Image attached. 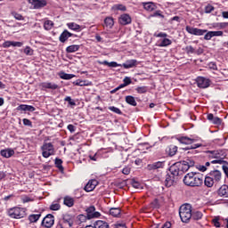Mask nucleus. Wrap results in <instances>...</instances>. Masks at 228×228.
I'll return each mask as SVG.
<instances>
[{
	"mask_svg": "<svg viewBox=\"0 0 228 228\" xmlns=\"http://www.w3.org/2000/svg\"><path fill=\"white\" fill-rule=\"evenodd\" d=\"M191 167H195V161L189 158L185 159L183 161L175 163L170 167V175H173V177H175L177 179V176H179L181 172H188V170H190Z\"/></svg>",
	"mask_w": 228,
	"mask_h": 228,
	"instance_id": "obj_1",
	"label": "nucleus"
},
{
	"mask_svg": "<svg viewBox=\"0 0 228 228\" xmlns=\"http://www.w3.org/2000/svg\"><path fill=\"white\" fill-rule=\"evenodd\" d=\"M185 30L189 35H194L195 37H202L204 36V40H211L213 37H224V31H208V29H202L198 28H193L191 26H186Z\"/></svg>",
	"mask_w": 228,
	"mask_h": 228,
	"instance_id": "obj_2",
	"label": "nucleus"
},
{
	"mask_svg": "<svg viewBox=\"0 0 228 228\" xmlns=\"http://www.w3.org/2000/svg\"><path fill=\"white\" fill-rule=\"evenodd\" d=\"M183 183L192 188L202 186L204 175L200 173H188L183 178Z\"/></svg>",
	"mask_w": 228,
	"mask_h": 228,
	"instance_id": "obj_3",
	"label": "nucleus"
},
{
	"mask_svg": "<svg viewBox=\"0 0 228 228\" xmlns=\"http://www.w3.org/2000/svg\"><path fill=\"white\" fill-rule=\"evenodd\" d=\"M220 181H222V172L214 170L206 175L204 183L208 188H213V185L215 184L216 186V184L220 183Z\"/></svg>",
	"mask_w": 228,
	"mask_h": 228,
	"instance_id": "obj_4",
	"label": "nucleus"
},
{
	"mask_svg": "<svg viewBox=\"0 0 228 228\" xmlns=\"http://www.w3.org/2000/svg\"><path fill=\"white\" fill-rule=\"evenodd\" d=\"M99 65H107V67H124L125 69H134V67H136L138 65V61L132 59V60H127L125 63L123 64H118L117 61H111L109 62L108 61H98Z\"/></svg>",
	"mask_w": 228,
	"mask_h": 228,
	"instance_id": "obj_5",
	"label": "nucleus"
},
{
	"mask_svg": "<svg viewBox=\"0 0 228 228\" xmlns=\"http://www.w3.org/2000/svg\"><path fill=\"white\" fill-rule=\"evenodd\" d=\"M179 216L184 224H188L191 220V205L184 204L179 208Z\"/></svg>",
	"mask_w": 228,
	"mask_h": 228,
	"instance_id": "obj_6",
	"label": "nucleus"
},
{
	"mask_svg": "<svg viewBox=\"0 0 228 228\" xmlns=\"http://www.w3.org/2000/svg\"><path fill=\"white\" fill-rule=\"evenodd\" d=\"M208 153L210 154L209 157L214 159L211 161L213 165H227V161L224 160V158H225V152L224 151H208Z\"/></svg>",
	"mask_w": 228,
	"mask_h": 228,
	"instance_id": "obj_7",
	"label": "nucleus"
},
{
	"mask_svg": "<svg viewBox=\"0 0 228 228\" xmlns=\"http://www.w3.org/2000/svg\"><path fill=\"white\" fill-rule=\"evenodd\" d=\"M8 216L10 218H24V216H26V209L19 207L12 208L8 210Z\"/></svg>",
	"mask_w": 228,
	"mask_h": 228,
	"instance_id": "obj_8",
	"label": "nucleus"
},
{
	"mask_svg": "<svg viewBox=\"0 0 228 228\" xmlns=\"http://www.w3.org/2000/svg\"><path fill=\"white\" fill-rule=\"evenodd\" d=\"M43 158H50V156H54V146L51 143H45L41 147Z\"/></svg>",
	"mask_w": 228,
	"mask_h": 228,
	"instance_id": "obj_9",
	"label": "nucleus"
},
{
	"mask_svg": "<svg viewBox=\"0 0 228 228\" xmlns=\"http://www.w3.org/2000/svg\"><path fill=\"white\" fill-rule=\"evenodd\" d=\"M39 87L43 92H47V90H58L60 86L54 82H42L39 84Z\"/></svg>",
	"mask_w": 228,
	"mask_h": 228,
	"instance_id": "obj_10",
	"label": "nucleus"
},
{
	"mask_svg": "<svg viewBox=\"0 0 228 228\" xmlns=\"http://www.w3.org/2000/svg\"><path fill=\"white\" fill-rule=\"evenodd\" d=\"M196 83L199 88H209L211 86V80L204 77H198L196 78Z\"/></svg>",
	"mask_w": 228,
	"mask_h": 228,
	"instance_id": "obj_11",
	"label": "nucleus"
},
{
	"mask_svg": "<svg viewBox=\"0 0 228 228\" xmlns=\"http://www.w3.org/2000/svg\"><path fill=\"white\" fill-rule=\"evenodd\" d=\"M29 4H32L34 10H42L47 6V0H28Z\"/></svg>",
	"mask_w": 228,
	"mask_h": 228,
	"instance_id": "obj_12",
	"label": "nucleus"
},
{
	"mask_svg": "<svg viewBox=\"0 0 228 228\" xmlns=\"http://www.w3.org/2000/svg\"><path fill=\"white\" fill-rule=\"evenodd\" d=\"M172 138H175V140H177V142H179L180 143H186L187 142H202V139H200V137L190 138L188 136L176 135Z\"/></svg>",
	"mask_w": 228,
	"mask_h": 228,
	"instance_id": "obj_13",
	"label": "nucleus"
},
{
	"mask_svg": "<svg viewBox=\"0 0 228 228\" xmlns=\"http://www.w3.org/2000/svg\"><path fill=\"white\" fill-rule=\"evenodd\" d=\"M133 22V19L131 18V15L128 13L121 14L118 18V23L121 26H127Z\"/></svg>",
	"mask_w": 228,
	"mask_h": 228,
	"instance_id": "obj_14",
	"label": "nucleus"
},
{
	"mask_svg": "<svg viewBox=\"0 0 228 228\" xmlns=\"http://www.w3.org/2000/svg\"><path fill=\"white\" fill-rule=\"evenodd\" d=\"M42 225L46 228H51L54 225V216L48 214L42 221Z\"/></svg>",
	"mask_w": 228,
	"mask_h": 228,
	"instance_id": "obj_15",
	"label": "nucleus"
},
{
	"mask_svg": "<svg viewBox=\"0 0 228 228\" xmlns=\"http://www.w3.org/2000/svg\"><path fill=\"white\" fill-rule=\"evenodd\" d=\"M24 43L19 41H5L2 44L4 49H8L9 47H22Z\"/></svg>",
	"mask_w": 228,
	"mask_h": 228,
	"instance_id": "obj_16",
	"label": "nucleus"
},
{
	"mask_svg": "<svg viewBox=\"0 0 228 228\" xmlns=\"http://www.w3.org/2000/svg\"><path fill=\"white\" fill-rule=\"evenodd\" d=\"M165 167V161H158L147 166L149 170H159V168H163Z\"/></svg>",
	"mask_w": 228,
	"mask_h": 228,
	"instance_id": "obj_17",
	"label": "nucleus"
},
{
	"mask_svg": "<svg viewBox=\"0 0 228 228\" xmlns=\"http://www.w3.org/2000/svg\"><path fill=\"white\" fill-rule=\"evenodd\" d=\"M72 37V33H70L69 30L65 29L63 32L60 35L59 40L61 42V44H65L69 38Z\"/></svg>",
	"mask_w": 228,
	"mask_h": 228,
	"instance_id": "obj_18",
	"label": "nucleus"
},
{
	"mask_svg": "<svg viewBox=\"0 0 228 228\" xmlns=\"http://www.w3.org/2000/svg\"><path fill=\"white\" fill-rule=\"evenodd\" d=\"M97 184H99V183L97 182V180L94 179V180H90L86 185L85 186V190L86 191H94V190H95V187L97 186Z\"/></svg>",
	"mask_w": 228,
	"mask_h": 228,
	"instance_id": "obj_19",
	"label": "nucleus"
},
{
	"mask_svg": "<svg viewBox=\"0 0 228 228\" xmlns=\"http://www.w3.org/2000/svg\"><path fill=\"white\" fill-rule=\"evenodd\" d=\"M177 181V178L175 176H173L172 175H167L165 179V184L167 188H170V186H174V183Z\"/></svg>",
	"mask_w": 228,
	"mask_h": 228,
	"instance_id": "obj_20",
	"label": "nucleus"
},
{
	"mask_svg": "<svg viewBox=\"0 0 228 228\" xmlns=\"http://www.w3.org/2000/svg\"><path fill=\"white\" fill-rule=\"evenodd\" d=\"M16 110L17 111H35L37 109L32 105L20 104Z\"/></svg>",
	"mask_w": 228,
	"mask_h": 228,
	"instance_id": "obj_21",
	"label": "nucleus"
},
{
	"mask_svg": "<svg viewBox=\"0 0 228 228\" xmlns=\"http://www.w3.org/2000/svg\"><path fill=\"white\" fill-rule=\"evenodd\" d=\"M142 6L144 10H146V12H154V10L158 8V6H156V4L152 2L142 3Z\"/></svg>",
	"mask_w": 228,
	"mask_h": 228,
	"instance_id": "obj_22",
	"label": "nucleus"
},
{
	"mask_svg": "<svg viewBox=\"0 0 228 228\" xmlns=\"http://www.w3.org/2000/svg\"><path fill=\"white\" fill-rule=\"evenodd\" d=\"M166 153L167 154V156H170L171 158L172 156H175V154L177 153V146L174 144L169 145L166 149Z\"/></svg>",
	"mask_w": 228,
	"mask_h": 228,
	"instance_id": "obj_23",
	"label": "nucleus"
},
{
	"mask_svg": "<svg viewBox=\"0 0 228 228\" xmlns=\"http://www.w3.org/2000/svg\"><path fill=\"white\" fill-rule=\"evenodd\" d=\"M67 27L69 28V29H71V31H76L77 33H79V31L83 29L81 28V25L75 22L67 23Z\"/></svg>",
	"mask_w": 228,
	"mask_h": 228,
	"instance_id": "obj_24",
	"label": "nucleus"
},
{
	"mask_svg": "<svg viewBox=\"0 0 228 228\" xmlns=\"http://www.w3.org/2000/svg\"><path fill=\"white\" fill-rule=\"evenodd\" d=\"M0 154L3 158H12L15 154V151L12 149H5L2 150Z\"/></svg>",
	"mask_w": 228,
	"mask_h": 228,
	"instance_id": "obj_25",
	"label": "nucleus"
},
{
	"mask_svg": "<svg viewBox=\"0 0 228 228\" xmlns=\"http://www.w3.org/2000/svg\"><path fill=\"white\" fill-rule=\"evenodd\" d=\"M104 25L108 28V29H111L113 26H115V20L113 17H106L104 19Z\"/></svg>",
	"mask_w": 228,
	"mask_h": 228,
	"instance_id": "obj_26",
	"label": "nucleus"
},
{
	"mask_svg": "<svg viewBox=\"0 0 228 228\" xmlns=\"http://www.w3.org/2000/svg\"><path fill=\"white\" fill-rule=\"evenodd\" d=\"M79 49H81L80 45H71L66 48V53L68 54H70L72 53H77V51H79Z\"/></svg>",
	"mask_w": 228,
	"mask_h": 228,
	"instance_id": "obj_27",
	"label": "nucleus"
},
{
	"mask_svg": "<svg viewBox=\"0 0 228 228\" xmlns=\"http://www.w3.org/2000/svg\"><path fill=\"white\" fill-rule=\"evenodd\" d=\"M75 200L74 198L70 196H65L63 200L64 206H67L68 208H72L74 206Z\"/></svg>",
	"mask_w": 228,
	"mask_h": 228,
	"instance_id": "obj_28",
	"label": "nucleus"
},
{
	"mask_svg": "<svg viewBox=\"0 0 228 228\" xmlns=\"http://www.w3.org/2000/svg\"><path fill=\"white\" fill-rule=\"evenodd\" d=\"M125 101L126 104H129L130 106H137L138 103L136 102V100L134 99V96L133 95H127L125 97Z\"/></svg>",
	"mask_w": 228,
	"mask_h": 228,
	"instance_id": "obj_29",
	"label": "nucleus"
},
{
	"mask_svg": "<svg viewBox=\"0 0 228 228\" xmlns=\"http://www.w3.org/2000/svg\"><path fill=\"white\" fill-rule=\"evenodd\" d=\"M218 193H219L220 197L228 198V186L227 185H222L219 188Z\"/></svg>",
	"mask_w": 228,
	"mask_h": 228,
	"instance_id": "obj_30",
	"label": "nucleus"
},
{
	"mask_svg": "<svg viewBox=\"0 0 228 228\" xmlns=\"http://www.w3.org/2000/svg\"><path fill=\"white\" fill-rule=\"evenodd\" d=\"M53 28H54V22L51 20H46L44 22V29H45L46 31H51V29H53Z\"/></svg>",
	"mask_w": 228,
	"mask_h": 228,
	"instance_id": "obj_31",
	"label": "nucleus"
},
{
	"mask_svg": "<svg viewBox=\"0 0 228 228\" xmlns=\"http://www.w3.org/2000/svg\"><path fill=\"white\" fill-rule=\"evenodd\" d=\"M168 45H172V40L167 37H164L159 44V47H168Z\"/></svg>",
	"mask_w": 228,
	"mask_h": 228,
	"instance_id": "obj_32",
	"label": "nucleus"
},
{
	"mask_svg": "<svg viewBox=\"0 0 228 228\" xmlns=\"http://www.w3.org/2000/svg\"><path fill=\"white\" fill-rule=\"evenodd\" d=\"M74 85H76V86H90V85H92V82L77 79L74 82Z\"/></svg>",
	"mask_w": 228,
	"mask_h": 228,
	"instance_id": "obj_33",
	"label": "nucleus"
},
{
	"mask_svg": "<svg viewBox=\"0 0 228 228\" xmlns=\"http://www.w3.org/2000/svg\"><path fill=\"white\" fill-rule=\"evenodd\" d=\"M120 213H121V210L119 208H112L110 209V215H111V216H114L116 218H118V216H120Z\"/></svg>",
	"mask_w": 228,
	"mask_h": 228,
	"instance_id": "obj_34",
	"label": "nucleus"
},
{
	"mask_svg": "<svg viewBox=\"0 0 228 228\" xmlns=\"http://www.w3.org/2000/svg\"><path fill=\"white\" fill-rule=\"evenodd\" d=\"M40 216H42L40 214H32L28 216V220L32 224H35V222H38V220H40Z\"/></svg>",
	"mask_w": 228,
	"mask_h": 228,
	"instance_id": "obj_35",
	"label": "nucleus"
},
{
	"mask_svg": "<svg viewBox=\"0 0 228 228\" xmlns=\"http://www.w3.org/2000/svg\"><path fill=\"white\" fill-rule=\"evenodd\" d=\"M203 215H202V212L200 211H194V212H191V217L192 220H200L202 218Z\"/></svg>",
	"mask_w": 228,
	"mask_h": 228,
	"instance_id": "obj_36",
	"label": "nucleus"
},
{
	"mask_svg": "<svg viewBox=\"0 0 228 228\" xmlns=\"http://www.w3.org/2000/svg\"><path fill=\"white\" fill-rule=\"evenodd\" d=\"M60 77H61V79L69 80V79H72V77H75V76L73 74H68V73H65V72H61L60 73Z\"/></svg>",
	"mask_w": 228,
	"mask_h": 228,
	"instance_id": "obj_37",
	"label": "nucleus"
},
{
	"mask_svg": "<svg viewBox=\"0 0 228 228\" xmlns=\"http://www.w3.org/2000/svg\"><path fill=\"white\" fill-rule=\"evenodd\" d=\"M86 211L87 213V218L90 220V218L92 217V216L95 212V207L91 206V207L87 208Z\"/></svg>",
	"mask_w": 228,
	"mask_h": 228,
	"instance_id": "obj_38",
	"label": "nucleus"
},
{
	"mask_svg": "<svg viewBox=\"0 0 228 228\" xmlns=\"http://www.w3.org/2000/svg\"><path fill=\"white\" fill-rule=\"evenodd\" d=\"M137 94H147L149 92V87L143 86H138L136 87Z\"/></svg>",
	"mask_w": 228,
	"mask_h": 228,
	"instance_id": "obj_39",
	"label": "nucleus"
},
{
	"mask_svg": "<svg viewBox=\"0 0 228 228\" xmlns=\"http://www.w3.org/2000/svg\"><path fill=\"white\" fill-rule=\"evenodd\" d=\"M113 10H118L120 12H126L127 10V7L122 4H117L113 6Z\"/></svg>",
	"mask_w": 228,
	"mask_h": 228,
	"instance_id": "obj_40",
	"label": "nucleus"
},
{
	"mask_svg": "<svg viewBox=\"0 0 228 228\" xmlns=\"http://www.w3.org/2000/svg\"><path fill=\"white\" fill-rule=\"evenodd\" d=\"M183 51H185L186 54H195V48L191 45H187Z\"/></svg>",
	"mask_w": 228,
	"mask_h": 228,
	"instance_id": "obj_41",
	"label": "nucleus"
},
{
	"mask_svg": "<svg viewBox=\"0 0 228 228\" xmlns=\"http://www.w3.org/2000/svg\"><path fill=\"white\" fill-rule=\"evenodd\" d=\"M108 110H110V111H113V113H116L117 115H122V110L115 106H110L108 107Z\"/></svg>",
	"mask_w": 228,
	"mask_h": 228,
	"instance_id": "obj_42",
	"label": "nucleus"
},
{
	"mask_svg": "<svg viewBox=\"0 0 228 228\" xmlns=\"http://www.w3.org/2000/svg\"><path fill=\"white\" fill-rule=\"evenodd\" d=\"M189 146H185L183 148V151H195V149H199V147H200V144H188Z\"/></svg>",
	"mask_w": 228,
	"mask_h": 228,
	"instance_id": "obj_43",
	"label": "nucleus"
},
{
	"mask_svg": "<svg viewBox=\"0 0 228 228\" xmlns=\"http://www.w3.org/2000/svg\"><path fill=\"white\" fill-rule=\"evenodd\" d=\"M63 161L61 159H55V166L59 170L63 171V166H62Z\"/></svg>",
	"mask_w": 228,
	"mask_h": 228,
	"instance_id": "obj_44",
	"label": "nucleus"
},
{
	"mask_svg": "<svg viewBox=\"0 0 228 228\" xmlns=\"http://www.w3.org/2000/svg\"><path fill=\"white\" fill-rule=\"evenodd\" d=\"M211 12H215V6L208 4L205 6V13H211Z\"/></svg>",
	"mask_w": 228,
	"mask_h": 228,
	"instance_id": "obj_45",
	"label": "nucleus"
},
{
	"mask_svg": "<svg viewBox=\"0 0 228 228\" xmlns=\"http://www.w3.org/2000/svg\"><path fill=\"white\" fill-rule=\"evenodd\" d=\"M23 52L27 56H33V49L29 46H26Z\"/></svg>",
	"mask_w": 228,
	"mask_h": 228,
	"instance_id": "obj_46",
	"label": "nucleus"
},
{
	"mask_svg": "<svg viewBox=\"0 0 228 228\" xmlns=\"http://www.w3.org/2000/svg\"><path fill=\"white\" fill-rule=\"evenodd\" d=\"M61 206L59 205L58 202H53L52 203V205L50 206V209L52 211H58L60 209Z\"/></svg>",
	"mask_w": 228,
	"mask_h": 228,
	"instance_id": "obj_47",
	"label": "nucleus"
},
{
	"mask_svg": "<svg viewBox=\"0 0 228 228\" xmlns=\"http://www.w3.org/2000/svg\"><path fill=\"white\" fill-rule=\"evenodd\" d=\"M212 124H214L215 126H221L222 125V118L216 117L213 118V120L211 121Z\"/></svg>",
	"mask_w": 228,
	"mask_h": 228,
	"instance_id": "obj_48",
	"label": "nucleus"
},
{
	"mask_svg": "<svg viewBox=\"0 0 228 228\" xmlns=\"http://www.w3.org/2000/svg\"><path fill=\"white\" fill-rule=\"evenodd\" d=\"M64 101L69 104V106H76V102L72 100L70 96H67Z\"/></svg>",
	"mask_w": 228,
	"mask_h": 228,
	"instance_id": "obj_49",
	"label": "nucleus"
},
{
	"mask_svg": "<svg viewBox=\"0 0 228 228\" xmlns=\"http://www.w3.org/2000/svg\"><path fill=\"white\" fill-rule=\"evenodd\" d=\"M132 186L135 190H142V184H140L136 180H132Z\"/></svg>",
	"mask_w": 228,
	"mask_h": 228,
	"instance_id": "obj_50",
	"label": "nucleus"
},
{
	"mask_svg": "<svg viewBox=\"0 0 228 228\" xmlns=\"http://www.w3.org/2000/svg\"><path fill=\"white\" fill-rule=\"evenodd\" d=\"M12 16L14 17V19H16V20H24V16H22V14L20 13L12 12Z\"/></svg>",
	"mask_w": 228,
	"mask_h": 228,
	"instance_id": "obj_51",
	"label": "nucleus"
},
{
	"mask_svg": "<svg viewBox=\"0 0 228 228\" xmlns=\"http://www.w3.org/2000/svg\"><path fill=\"white\" fill-rule=\"evenodd\" d=\"M122 174H124L125 175H129V174H131V167H125L122 169Z\"/></svg>",
	"mask_w": 228,
	"mask_h": 228,
	"instance_id": "obj_52",
	"label": "nucleus"
},
{
	"mask_svg": "<svg viewBox=\"0 0 228 228\" xmlns=\"http://www.w3.org/2000/svg\"><path fill=\"white\" fill-rule=\"evenodd\" d=\"M212 224H214L215 227H220V218L215 217L212 219Z\"/></svg>",
	"mask_w": 228,
	"mask_h": 228,
	"instance_id": "obj_53",
	"label": "nucleus"
},
{
	"mask_svg": "<svg viewBox=\"0 0 228 228\" xmlns=\"http://www.w3.org/2000/svg\"><path fill=\"white\" fill-rule=\"evenodd\" d=\"M23 124L28 126V127H33V122L28 118H23Z\"/></svg>",
	"mask_w": 228,
	"mask_h": 228,
	"instance_id": "obj_54",
	"label": "nucleus"
},
{
	"mask_svg": "<svg viewBox=\"0 0 228 228\" xmlns=\"http://www.w3.org/2000/svg\"><path fill=\"white\" fill-rule=\"evenodd\" d=\"M123 83H124L126 86H129V85H131V83H133V81L131 80V77H126L123 79Z\"/></svg>",
	"mask_w": 228,
	"mask_h": 228,
	"instance_id": "obj_55",
	"label": "nucleus"
},
{
	"mask_svg": "<svg viewBox=\"0 0 228 228\" xmlns=\"http://www.w3.org/2000/svg\"><path fill=\"white\" fill-rule=\"evenodd\" d=\"M155 37H157L158 38H167L168 37V34L165 32H159L157 35L155 34Z\"/></svg>",
	"mask_w": 228,
	"mask_h": 228,
	"instance_id": "obj_56",
	"label": "nucleus"
},
{
	"mask_svg": "<svg viewBox=\"0 0 228 228\" xmlns=\"http://www.w3.org/2000/svg\"><path fill=\"white\" fill-rule=\"evenodd\" d=\"M208 68L211 69V70H218V67L216 62H209Z\"/></svg>",
	"mask_w": 228,
	"mask_h": 228,
	"instance_id": "obj_57",
	"label": "nucleus"
},
{
	"mask_svg": "<svg viewBox=\"0 0 228 228\" xmlns=\"http://www.w3.org/2000/svg\"><path fill=\"white\" fill-rule=\"evenodd\" d=\"M67 129L69 133H76V126L72 124L68 125Z\"/></svg>",
	"mask_w": 228,
	"mask_h": 228,
	"instance_id": "obj_58",
	"label": "nucleus"
},
{
	"mask_svg": "<svg viewBox=\"0 0 228 228\" xmlns=\"http://www.w3.org/2000/svg\"><path fill=\"white\" fill-rule=\"evenodd\" d=\"M153 17H160L161 19H165V15H163L161 13V11L159 10V11H156L154 13H153Z\"/></svg>",
	"mask_w": 228,
	"mask_h": 228,
	"instance_id": "obj_59",
	"label": "nucleus"
},
{
	"mask_svg": "<svg viewBox=\"0 0 228 228\" xmlns=\"http://www.w3.org/2000/svg\"><path fill=\"white\" fill-rule=\"evenodd\" d=\"M222 168H223V171L225 174L226 177H228V163L223 164Z\"/></svg>",
	"mask_w": 228,
	"mask_h": 228,
	"instance_id": "obj_60",
	"label": "nucleus"
},
{
	"mask_svg": "<svg viewBox=\"0 0 228 228\" xmlns=\"http://www.w3.org/2000/svg\"><path fill=\"white\" fill-rule=\"evenodd\" d=\"M77 220L80 221V224H83V222H86V216L85 215H79L77 216Z\"/></svg>",
	"mask_w": 228,
	"mask_h": 228,
	"instance_id": "obj_61",
	"label": "nucleus"
},
{
	"mask_svg": "<svg viewBox=\"0 0 228 228\" xmlns=\"http://www.w3.org/2000/svg\"><path fill=\"white\" fill-rule=\"evenodd\" d=\"M115 228H127L124 223H117Z\"/></svg>",
	"mask_w": 228,
	"mask_h": 228,
	"instance_id": "obj_62",
	"label": "nucleus"
},
{
	"mask_svg": "<svg viewBox=\"0 0 228 228\" xmlns=\"http://www.w3.org/2000/svg\"><path fill=\"white\" fill-rule=\"evenodd\" d=\"M219 27L221 28V29H224V28L228 27V22H221L219 23Z\"/></svg>",
	"mask_w": 228,
	"mask_h": 228,
	"instance_id": "obj_63",
	"label": "nucleus"
},
{
	"mask_svg": "<svg viewBox=\"0 0 228 228\" xmlns=\"http://www.w3.org/2000/svg\"><path fill=\"white\" fill-rule=\"evenodd\" d=\"M170 227H172V224H170V222H167L163 224L161 228H170Z\"/></svg>",
	"mask_w": 228,
	"mask_h": 228,
	"instance_id": "obj_64",
	"label": "nucleus"
}]
</instances>
